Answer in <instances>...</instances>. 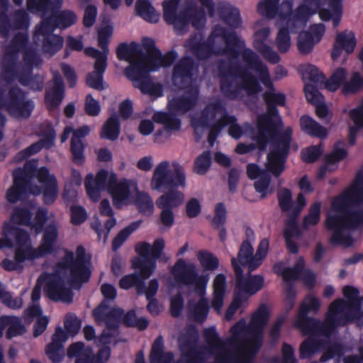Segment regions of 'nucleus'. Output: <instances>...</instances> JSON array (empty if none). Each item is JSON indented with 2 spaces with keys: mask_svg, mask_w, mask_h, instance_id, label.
I'll list each match as a JSON object with an SVG mask.
<instances>
[{
  "mask_svg": "<svg viewBox=\"0 0 363 363\" xmlns=\"http://www.w3.org/2000/svg\"><path fill=\"white\" fill-rule=\"evenodd\" d=\"M35 108V103L28 97V92L18 86H11L7 91L6 110L13 114L28 118Z\"/></svg>",
  "mask_w": 363,
  "mask_h": 363,
  "instance_id": "18",
  "label": "nucleus"
},
{
  "mask_svg": "<svg viewBox=\"0 0 363 363\" xmlns=\"http://www.w3.org/2000/svg\"><path fill=\"white\" fill-rule=\"evenodd\" d=\"M116 52L119 60L130 61L131 63L139 60L138 55L143 54V50L137 43L133 41L129 45L126 43H120Z\"/></svg>",
  "mask_w": 363,
  "mask_h": 363,
  "instance_id": "33",
  "label": "nucleus"
},
{
  "mask_svg": "<svg viewBox=\"0 0 363 363\" xmlns=\"http://www.w3.org/2000/svg\"><path fill=\"white\" fill-rule=\"evenodd\" d=\"M347 70L343 67L337 68L328 80L325 82L326 88L330 91H337L343 86L347 79Z\"/></svg>",
  "mask_w": 363,
  "mask_h": 363,
  "instance_id": "54",
  "label": "nucleus"
},
{
  "mask_svg": "<svg viewBox=\"0 0 363 363\" xmlns=\"http://www.w3.org/2000/svg\"><path fill=\"white\" fill-rule=\"evenodd\" d=\"M86 145L83 142L70 141V152L72 161L77 166L83 165L86 160L84 155Z\"/></svg>",
  "mask_w": 363,
  "mask_h": 363,
  "instance_id": "64",
  "label": "nucleus"
},
{
  "mask_svg": "<svg viewBox=\"0 0 363 363\" xmlns=\"http://www.w3.org/2000/svg\"><path fill=\"white\" fill-rule=\"evenodd\" d=\"M171 272L178 284L188 286H194V292L201 297L194 307V315L196 322L203 323L206 320L209 311L208 300L203 298L209 275L199 274L194 264H187L182 258L177 260Z\"/></svg>",
  "mask_w": 363,
  "mask_h": 363,
  "instance_id": "3",
  "label": "nucleus"
},
{
  "mask_svg": "<svg viewBox=\"0 0 363 363\" xmlns=\"http://www.w3.org/2000/svg\"><path fill=\"white\" fill-rule=\"evenodd\" d=\"M110 174L104 169L99 170L94 177L92 174H88L84 180V186L90 198H98L101 190H108V179Z\"/></svg>",
  "mask_w": 363,
  "mask_h": 363,
  "instance_id": "26",
  "label": "nucleus"
},
{
  "mask_svg": "<svg viewBox=\"0 0 363 363\" xmlns=\"http://www.w3.org/2000/svg\"><path fill=\"white\" fill-rule=\"evenodd\" d=\"M188 45L192 54L199 60H207L213 53V45L208 42L191 39Z\"/></svg>",
  "mask_w": 363,
  "mask_h": 363,
  "instance_id": "39",
  "label": "nucleus"
},
{
  "mask_svg": "<svg viewBox=\"0 0 363 363\" xmlns=\"http://www.w3.org/2000/svg\"><path fill=\"white\" fill-rule=\"evenodd\" d=\"M238 77L242 79V83H238L240 91L244 89L246 90L250 94H256L260 91L262 87L259 84L256 77L252 73L244 71L242 68L240 75Z\"/></svg>",
  "mask_w": 363,
  "mask_h": 363,
  "instance_id": "46",
  "label": "nucleus"
},
{
  "mask_svg": "<svg viewBox=\"0 0 363 363\" xmlns=\"http://www.w3.org/2000/svg\"><path fill=\"white\" fill-rule=\"evenodd\" d=\"M54 20L57 28L65 29L74 25L77 21L76 13L71 10L52 11Z\"/></svg>",
  "mask_w": 363,
  "mask_h": 363,
  "instance_id": "44",
  "label": "nucleus"
},
{
  "mask_svg": "<svg viewBox=\"0 0 363 363\" xmlns=\"http://www.w3.org/2000/svg\"><path fill=\"white\" fill-rule=\"evenodd\" d=\"M108 306L102 301L93 310V315L96 320L105 323L106 329L101 333L99 341L103 345H108L111 340L119 334V324L121 322L127 328L133 327L137 318L135 310H130L124 313L121 308H113L108 312Z\"/></svg>",
  "mask_w": 363,
  "mask_h": 363,
  "instance_id": "6",
  "label": "nucleus"
},
{
  "mask_svg": "<svg viewBox=\"0 0 363 363\" xmlns=\"http://www.w3.org/2000/svg\"><path fill=\"white\" fill-rule=\"evenodd\" d=\"M43 232L41 243L37 248L44 257L51 255L55 251V246L59 235L57 223L52 221L44 228Z\"/></svg>",
  "mask_w": 363,
  "mask_h": 363,
  "instance_id": "29",
  "label": "nucleus"
},
{
  "mask_svg": "<svg viewBox=\"0 0 363 363\" xmlns=\"http://www.w3.org/2000/svg\"><path fill=\"white\" fill-rule=\"evenodd\" d=\"M142 220H138L130 223L128 226L120 230L112 240L111 245L113 250H118L128 237L140 226Z\"/></svg>",
  "mask_w": 363,
  "mask_h": 363,
  "instance_id": "49",
  "label": "nucleus"
},
{
  "mask_svg": "<svg viewBox=\"0 0 363 363\" xmlns=\"http://www.w3.org/2000/svg\"><path fill=\"white\" fill-rule=\"evenodd\" d=\"M199 330L194 325L187 328L186 333L179 337L178 342L182 359L177 363H204L206 353L199 350Z\"/></svg>",
  "mask_w": 363,
  "mask_h": 363,
  "instance_id": "13",
  "label": "nucleus"
},
{
  "mask_svg": "<svg viewBox=\"0 0 363 363\" xmlns=\"http://www.w3.org/2000/svg\"><path fill=\"white\" fill-rule=\"evenodd\" d=\"M238 77L242 79V83H238L240 91L244 89L246 90L250 94H256L260 91L262 87L259 84L256 77L252 73L244 71L242 68L240 75Z\"/></svg>",
  "mask_w": 363,
  "mask_h": 363,
  "instance_id": "45",
  "label": "nucleus"
},
{
  "mask_svg": "<svg viewBox=\"0 0 363 363\" xmlns=\"http://www.w3.org/2000/svg\"><path fill=\"white\" fill-rule=\"evenodd\" d=\"M213 35L215 37H220L223 40L225 45L223 51L226 55L230 57L237 58L241 53L242 60L248 67L259 72L262 83L267 87L274 88L267 67L254 51L250 48H244L245 42L240 39L235 31L217 26L214 28Z\"/></svg>",
  "mask_w": 363,
  "mask_h": 363,
  "instance_id": "4",
  "label": "nucleus"
},
{
  "mask_svg": "<svg viewBox=\"0 0 363 363\" xmlns=\"http://www.w3.org/2000/svg\"><path fill=\"white\" fill-rule=\"evenodd\" d=\"M226 218L227 211L225 206L223 202H219L215 206L214 216L211 220V225L213 228L219 231V238L223 242L225 240L227 235L226 229L224 226Z\"/></svg>",
  "mask_w": 363,
  "mask_h": 363,
  "instance_id": "34",
  "label": "nucleus"
},
{
  "mask_svg": "<svg viewBox=\"0 0 363 363\" xmlns=\"http://www.w3.org/2000/svg\"><path fill=\"white\" fill-rule=\"evenodd\" d=\"M363 89V76L360 73H352L349 81H346L342 88V93L345 95L354 94Z\"/></svg>",
  "mask_w": 363,
  "mask_h": 363,
  "instance_id": "55",
  "label": "nucleus"
},
{
  "mask_svg": "<svg viewBox=\"0 0 363 363\" xmlns=\"http://www.w3.org/2000/svg\"><path fill=\"white\" fill-rule=\"evenodd\" d=\"M108 191L111 195L113 203L116 208H119L121 205L125 203L131 194L128 180L122 179L118 181L117 175L115 173L110 174Z\"/></svg>",
  "mask_w": 363,
  "mask_h": 363,
  "instance_id": "24",
  "label": "nucleus"
},
{
  "mask_svg": "<svg viewBox=\"0 0 363 363\" xmlns=\"http://www.w3.org/2000/svg\"><path fill=\"white\" fill-rule=\"evenodd\" d=\"M197 258L205 271H215L219 267L218 257L207 250L199 251Z\"/></svg>",
  "mask_w": 363,
  "mask_h": 363,
  "instance_id": "57",
  "label": "nucleus"
},
{
  "mask_svg": "<svg viewBox=\"0 0 363 363\" xmlns=\"http://www.w3.org/2000/svg\"><path fill=\"white\" fill-rule=\"evenodd\" d=\"M43 257V256L40 252L38 251V248H33L31 246H29L26 249H23L22 247H18L14 253V259L19 266L26 259L33 260Z\"/></svg>",
  "mask_w": 363,
  "mask_h": 363,
  "instance_id": "58",
  "label": "nucleus"
},
{
  "mask_svg": "<svg viewBox=\"0 0 363 363\" xmlns=\"http://www.w3.org/2000/svg\"><path fill=\"white\" fill-rule=\"evenodd\" d=\"M343 216L345 229L356 230L363 225V208L353 210L350 208Z\"/></svg>",
  "mask_w": 363,
  "mask_h": 363,
  "instance_id": "48",
  "label": "nucleus"
},
{
  "mask_svg": "<svg viewBox=\"0 0 363 363\" xmlns=\"http://www.w3.org/2000/svg\"><path fill=\"white\" fill-rule=\"evenodd\" d=\"M213 294L215 296L213 305L219 308L223 304V298L226 289V277L223 274H218L213 281Z\"/></svg>",
  "mask_w": 363,
  "mask_h": 363,
  "instance_id": "52",
  "label": "nucleus"
},
{
  "mask_svg": "<svg viewBox=\"0 0 363 363\" xmlns=\"http://www.w3.org/2000/svg\"><path fill=\"white\" fill-rule=\"evenodd\" d=\"M135 11L140 17L148 22L156 23L158 21L159 16L149 0H137Z\"/></svg>",
  "mask_w": 363,
  "mask_h": 363,
  "instance_id": "42",
  "label": "nucleus"
},
{
  "mask_svg": "<svg viewBox=\"0 0 363 363\" xmlns=\"http://www.w3.org/2000/svg\"><path fill=\"white\" fill-rule=\"evenodd\" d=\"M279 0H262L257 5V11L268 18H274L279 15Z\"/></svg>",
  "mask_w": 363,
  "mask_h": 363,
  "instance_id": "60",
  "label": "nucleus"
},
{
  "mask_svg": "<svg viewBox=\"0 0 363 363\" xmlns=\"http://www.w3.org/2000/svg\"><path fill=\"white\" fill-rule=\"evenodd\" d=\"M228 113L225 104L220 99H216L208 103L201 110L199 118L195 122L196 127L206 128L210 127L211 122L216 121L218 115Z\"/></svg>",
  "mask_w": 363,
  "mask_h": 363,
  "instance_id": "25",
  "label": "nucleus"
},
{
  "mask_svg": "<svg viewBox=\"0 0 363 363\" xmlns=\"http://www.w3.org/2000/svg\"><path fill=\"white\" fill-rule=\"evenodd\" d=\"M269 312L265 304H261L252 315L248 330L249 336L245 339L244 350L236 363H252L263 344V327L267 324Z\"/></svg>",
  "mask_w": 363,
  "mask_h": 363,
  "instance_id": "10",
  "label": "nucleus"
},
{
  "mask_svg": "<svg viewBox=\"0 0 363 363\" xmlns=\"http://www.w3.org/2000/svg\"><path fill=\"white\" fill-rule=\"evenodd\" d=\"M54 17V15H52L51 13L50 16L43 18L41 23L36 26L35 30L33 34L34 40L38 38L40 35L45 38L46 36L53 35V31L57 28Z\"/></svg>",
  "mask_w": 363,
  "mask_h": 363,
  "instance_id": "53",
  "label": "nucleus"
},
{
  "mask_svg": "<svg viewBox=\"0 0 363 363\" xmlns=\"http://www.w3.org/2000/svg\"><path fill=\"white\" fill-rule=\"evenodd\" d=\"M194 60L190 56L182 57L174 66L172 80L178 89L191 86L193 82Z\"/></svg>",
  "mask_w": 363,
  "mask_h": 363,
  "instance_id": "21",
  "label": "nucleus"
},
{
  "mask_svg": "<svg viewBox=\"0 0 363 363\" xmlns=\"http://www.w3.org/2000/svg\"><path fill=\"white\" fill-rule=\"evenodd\" d=\"M263 100L267 106V111L259 114L256 121L257 134L255 140L260 151H263L267 146V135H273L277 133L283 127V122L277 106H286V96L283 93H275L266 91L263 95Z\"/></svg>",
  "mask_w": 363,
  "mask_h": 363,
  "instance_id": "5",
  "label": "nucleus"
},
{
  "mask_svg": "<svg viewBox=\"0 0 363 363\" xmlns=\"http://www.w3.org/2000/svg\"><path fill=\"white\" fill-rule=\"evenodd\" d=\"M63 43V38L60 35H52L50 36H46L43 40V51L44 53H48L50 55H53L62 49Z\"/></svg>",
  "mask_w": 363,
  "mask_h": 363,
  "instance_id": "56",
  "label": "nucleus"
},
{
  "mask_svg": "<svg viewBox=\"0 0 363 363\" xmlns=\"http://www.w3.org/2000/svg\"><path fill=\"white\" fill-rule=\"evenodd\" d=\"M321 303L317 297L308 295L300 304L294 325L300 330L303 335L323 337L327 340L337 332L340 326H343L350 320L348 315H343L346 302L337 298L330 303L323 320L308 316L313 312L316 314Z\"/></svg>",
  "mask_w": 363,
  "mask_h": 363,
  "instance_id": "1",
  "label": "nucleus"
},
{
  "mask_svg": "<svg viewBox=\"0 0 363 363\" xmlns=\"http://www.w3.org/2000/svg\"><path fill=\"white\" fill-rule=\"evenodd\" d=\"M211 165V156L210 151H204L199 155L194 163V172L197 174H205Z\"/></svg>",
  "mask_w": 363,
  "mask_h": 363,
  "instance_id": "61",
  "label": "nucleus"
},
{
  "mask_svg": "<svg viewBox=\"0 0 363 363\" xmlns=\"http://www.w3.org/2000/svg\"><path fill=\"white\" fill-rule=\"evenodd\" d=\"M217 12L223 21L229 26L237 28L241 26L242 20L238 9L219 3L217 5Z\"/></svg>",
  "mask_w": 363,
  "mask_h": 363,
  "instance_id": "36",
  "label": "nucleus"
},
{
  "mask_svg": "<svg viewBox=\"0 0 363 363\" xmlns=\"http://www.w3.org/2000/svg\"><path fill=\"white\" fill-rule=\"evenodd\" d=\"M154 122L164 125L167 131L179 130L181 128V121L176 115L169 112L158 111L152 116Z\"/></svg>",
  "mask_w": 363,
  "mask_h": 363,
  "instance_id": "38",
  "label": "nucleus"
},
{
  "mask_svg": "<svg viewBox=\"0 0 363 363\" xmlns=\"http://www.w3.org/2000/svg\"><path fill=\"white\" fill-rule=\"evenodd\" d=\"M302 77L316 84H322L326 79L324 74L313 65H307L303 67Z\"/></svg>",
  "mask_w": 363,
  "mask_h": 363,
  "instance_id": "63",
  "label": "nucleus"
},
{
  "mask_svg": "<svg viewBox=\"0 0 363 363\" xmlns=\"http://www.w3.org/2000/svg\"><path fill=\"white\" fill-rule=\"evenodd\" d=\"M311 337V338L305 340L300 345L299 357L301 359L311 357L323 345V341L319 339V337Z\"/></svg>",
  "mask_w": 363,
  "mask_h": 363,
  "instance_id": "47",
  "label": "nucleus"
},
{
  "mask_svg": "<svg viewBox=\"0 0 363 363\" xmlns=\"http://www.w3.org/2000/svg\"><path fill=\"white\" fill-rule=\"evenodd\" d=\"M142 46L146 51V53L143 51V54L138 55L139 60L135 62L141 61L144 65H149L155 55L159 54L160 49L156 47L155 40L148 37L143 38Z\"/></svg>",
  "mask_w": 363,
  "mask_h": 363,
  "instance_id": "50",
  "label": "nucleus"
},
{
  "mask_svg": "<svg viewBox=\"0 0 363 363\" xmlns=\"http://www.w3.org/2000/svg\"><path fill=\"white\" fill-rule=\"evenodd\" d=\"M44 292L51 301L71 303L73 299V293L66 286L65 278L57 273L47 274Z\"/></svg>",
  "mask_w": 363,
  "mask_h": 363,
  "instance_id": "20",
  "label": "nucleus"
},
{
  "mask_svg": "<svg viewBox=\"0 0 363 363\" xmlns=\"http://www.w3.org/2000/svg\"><path fill=\"white\" fill-rule=\"evenodd\" d=\"M268 249L269 241L267 239H263L254 255V248L250 241L246 239L242 242L235 258L242 267L248 269L249 273H252L262 265L267 255Z\"/></svg>",
  "mask_w": 363,
  "mask_h": 363,
  "instance_id": "16",
  "label": "nucleus"
},
{
  "mask_svg": "<svg viewBox=\"0 0 363 363\" xmlns=\"http://www.w3.org/2000/svg\"><path fill=\"white\" fill-rule=\"evenodd\" d=\"M33 71L17 69V74L14 77H18L19 82L23 86H28L34 91H42L44 86L43 78L38 75H33Z\"/></svg>",
  "mask_w": 363,
  "mask_h": 363,
  "instance_id": "37",
  "label": "nucleus"
},
{
  "mask_svg": "<svg viewBox=\"0 0 363 363\" xmlns=\"http://www.w3.org/2000/svg\"><path fill=\"white\" fill-rule=\"evenodd\" d=\"M198 98V89L196 87L191 88L186 92V95L182 96L175 101V108L182 113H186L195 106Z\"/></svg>",
  "mask_w": 363,
  "mask_h": 363,
  "instance_id": "40",
  "label": "nucleus"
},
{
  "mask_svg": "<svg viewBox=\"0 0 363 363\" xmlns=\"http://www.w3.org/2000/svg\"><path fill=\"white\" fill-rule=\"evenodd\" d=\"M164 339L159 335L153 342L149 359L150 363H172L174 357L170 352H164Z\"/></svg>",
  "mask_w": 363,
  "mask_h": 363,
  "instance_id": "31",
  "label": "nucleus"
},
{
  "mask_svg": "<svg viewBox=\"0 0 363 363\" xmlns=\"http://www.w3.org/2000/svg\"><path fill=\"white\" fill-rule=\"evenodd\" d=\"M300 126L303 132L311 136L320 139L328 137V132L327 128L320 125L310 116L303 115L301 117Z\"/></svg>",
  "mask_w": 363,
  "mask_h": 363,
  "instance_id": "32",
  "label": "nucleus"
},
{
  "mask_svg": "<svg viewBox=\"0 0 363 363\" xmlns=\"http://www.w3.org/2000/svg\"><path fill=\"white\" fill-rule=\"evenodd\" d=\"M36 173V164L34 162H27L24 169L18 167L13 172V184L7 190L6 197L11 203L21 201H25L30 194L38 196L43 193V187L33 184V179Z\"/></svg>",
  "mask_w": 363,
  "mask_h": 363,
  "instance_id": "8",
  "label": "nucleus"
},
{
  "mask_svg": "<svg viewBox=\"0 0 363 363\" xmlns=\"http://www.w3.org/2000/svg\"><path fill=\"white\" fill-rule=\"evenodd\" d=\"M353 203H363V173L359 172L356 184L335 197L332 201L333 209L339 214H343Z\"/></svg>",
  "mask_w": 363,
  "mask_h": 363,
  "instance_id": "19",
  "label": "nucleus"
},
{
  "mask_svg": "<svg viewBox=\"0 0 363 363\" xmlns=\"http://www.w3.org/2000/svg\"><path fill=\"white\" fill-rule=\"evenodd\" d=\"M325 227L329 230H333V234L330 238V242L333 245H340L344 243L346 247H350L353 243V239L351 235L345 236L343 230L345 229L344 225V216L329 215L325 220Z\"/></svg>",
  "mask_w": 363,
  "mask_h": 363,
  "instance_id": "23",
  "label": "nucleus"
},
{
  "mask_svg": "<svg viewBox=\"0 0 363 363\" xmlns=\"http://www.w3.org/2000/svg\"><path fill=\"white\" fill-rule=\"evenodd\" d=\"M28 37L21 32L16 33L6 48L2 60L5 79L12 80L17 74L18 52L28 48Z\"/></svg>",
  "mask_w": 363,
  "mask_h": 363,
  "instance_id": "14",
  "label": "nucleus"
},
{
  "mask_svg": "<svg viewBox=\"0 0 363 363\" xmlns=\"http://www.w3.org/2000/svg\"><path fill=\"white\" fill-rule=\"evenodd\" d=\"M169 6L166 10H163L164 21L168 25H174V28L179 30L184 29L190 23L189 9H185L177 13L175 4Z\"/></svg>",
  "mask_w": 363,
  "mask_h": 363,
  "instance_id": "30",
  "label": "nucleus"
},
{
  "mask_svg": "<svg viewBox=\"0 0 363 363\" xmlns=\"http://www.w3.org/2000/svg\"><path fill=\"white\" fill-rule=\"evenodd\" d=\"M120 134V122L116 115L109 117L102 127L101 138L116 140Z\"/></svg>",
  "mask_w": 363,
  "mask_h": 363,
  "instance_id": "43",
  "label": "nucleus"
},
{
  "mask_svg": "<svg viewBox=\"0 0 363 363\" xmlns=\"http://www.w3.org/2000/svg\"><path fill=\"white\" fill-rule=\"evenodd\" d=\"M135 203L140 213L147 216L152 214L154 208L153 201L147 193L138 192Z\"/></svg>",
  "mask_w": 363,
  "mask_h": 363,
  "instance_id": "59",
  "label": "nucleus"
},
{
  "mask_svg": "<svg viewBox=\"0 0 363 363\" xmlns=\"http://www.w3.org/2000/svg\"><path fill=\"white\" fill-rule=\"evenodd\" d=\"M325 29L324 24L319 23L311 26L308 30L301 32L297 40V47L300 53L306 55L311 52L315 44L321 40Z\"/></svg>",
  "mask_w": 363,
  "mask_h": 363,
  "instance_id": "22",
  "label": "nucleus"
},
{
  "mask_svg": "<svg viewBox=\"0 0 363 363\" xmlns=\"http://www.w3.org/2000/svg\"><path fill=\"white\" fill-rule=\"evenodd\" d=\"M172 167L173 169H169V162L165 160L160 162L154 169L150 186L153 190L164 193L156 201L158 208L173 209L184 202V194L178 189L186 186L185 170L178 162H173Z\"/></svg>",
  "mask_w": 363,
  "mask_h": 363,
  "instance_id": "2",
  "label": "nucleus"
},
{
  "mask_svg": "<svg viewBox=\"0 0 363 363\" xmlns=\"http://www.w3.org/2000/svg\"><path fill=\"white\" fill-rule=\"evenodd\" d=\"M177 57V53L174 50H170L162 55L160 50L159 54L155 55L152 62L147 65L152 70L156 71L160 67H168L171 66Z\"/></svg>",
  "mask_w": 363,
  "mask_h": 363,
  "instance_id": "51",
  "label": "nucleus"
},
{
  "mask_svg": "<svg viewBox=\"0 0 363 363\" xmlns=\"http://www.w3.org/2000/svg\"><path fill=\"white\" fill-rule=\"evenodd\" d=\"M53 82L54 86L52 90L46 91L45 94V104L50 111L57 108L65 97V83L62 77L56 74L54 76Z\"/></svg>",
  "mask_w": 363,
  "mask_h": 363,
  "instance_id": "28",
  "label": "nucleus"
},
{
  "mask_svg": "<svg viewBox=\"0 0 363 363\" xmlns=\"http://www.w3.org/2000/svg\"><path fill=\"white\" fill-rule=\"evenodd\" d=\"M231 265L235 274L234 294L240 295L241 299L247 302L250 297L263 288L264 278L261 274L252 275L248 270L247 277H245L242 266L235 257L231 258Z\"/></svg>",
  "mask_w": 363,
  "mask_h": 363,
  "instance_id": "12",
  "label": "nucleus"
},
{
  "mask_svg": "<svg viewBox=\"0 0 363 363\" xmlns=\"http://www.w3.org/2000/svg\"><path fill=\"white\" fill-rule=\"evenodd\" d=\"M57 267L69 271L68 281L74 287H80L87 283L91 276V257H86L84 246L78 245L76 257L73 252L65 250L61 261L57 263Z\"/></svg>",
  "mask_w": 363,
  "mask_h": 363,
  "instance_id": "9",
  "label": "nucleus"
},
{
  "mask_svg": "<svg viewBox=\"0 0 363 363\" xmlns=\"http://www.w3.org/2000/svg\"><path fill=\"white\" fill-rule=\"evenodd\" d=\"M218 71L220 77V89L223 95L230 100L238 99L240 96V89L238 83H235V80L240 75V65L223 62L219 64Z\"/></svg>",
  "mask_w": 363,
  "mask_h": 363,
  "instance_id": "17",
  "label": "nucleus"
},
{
  "mask_svg": "<svg viewBox=\"0 0 363 363\" xmlns=\"http://www.w3.org/2000/svg\"><path fill=\"white\" fill-rule=\"evenodd\" d=\"M152 69L143 62H133L125 69V74L133 83L134 87L140 90L144 94L160 97L162 96V86L160 83L155 84L149 73Z\"/></svg>",
  "mask_w": 363,
  "mask_h": 363,
  "instance_id": "11",
  "label": "nucleus"
},
{
  "mask_svg": "<svg viewBox=\"0 0 363 363\" xmlns=\"http://www.w3.org/2000/svg\"><path fill=\"white\" fill-rule=\"evenodd\" d=\"M270 150L267 155L265 168L267 173L276 178L279 177L286 169L292 140V129L287 128L273 135H267Z\"/></svg>",
  "mask_w": 363,
  "mask_h": 363,
  "instance_id": "7",
  "label": "nucleus"
},
{
  "mask_svg": "<svg viewBox=\"0 0 363 363\" xmlns=\"http://www.w3.org/2000/svg\"><path fill=\"white\" fill-rule=\"evenodd\" d=\"M357 45V40L353 32L346 33L341 32L337 34L333 47L331 51V58L337 60L344 50L347 55L354 52Z\"/></svg>",
  "mask_w": 363,
  "mask_h": 363,
  "instance_id": "27",
  "label": "nucleus"
},
{
  "mask_svg": "<svg viewBox=\"0 0 363 363\" xmlns=\"http://www.w3.org/2000/svg\"><path fill=\"white\" fill-rule=\"evenodd\" d=\"M33 208H34V206L31 201H28L26 206H15L11 214L12 221L15 224L27 226L30 228L33 216Z\"/></svg>",
  "mask_w": 363,
  "mask_h": 363,
  "instance_id": "35",
  "label": "nucleus"
},
{
  "mask_svg": "<svg viewBox=\"0 0 363 363\" xmlns=\"http://www.w3.org/2000/svg\"><path fill=\"white\" fill-rule=\"evenodd\" d=\"M58 194L57 181L56 178L51 179L49 184L43 185V200L46 205L52 204Z\"/></svg>",
  "mask_w": 363,
  "mask_h": 363,
  "instance_id": "62",
  "label": "nucleus"
},
{
  "mask_svg": "<svg viewBox=\"0 0 363 363\" xmlns=\"http://www.w3.org/2000/svg\"><path fill=\"white\" fill-rule=\"evenodd\" d=\"M236 121L235 116H230L228 113L223 114L213 125L210 124L209 132L208 135V141L210 144H213L221 130L230 123Z\"/></svg>",
  "mask_w": 363,
  "mask_h": 363,
  "instance_id": "41",
  "label": "nucleus"
},
{
  "mask_svg": "<svg viewBox=\"0 0 363 363\" xmlns=\"http://www.w3.org/2000/svg\"><path fill=\"white\" fill-rule=\"evenodd\" d=\"M141 260L135 257L132 259V267L140 269V272L132 273L123 276L119 281V286L122 289H130L135 286L138 294H144L145 280L147 279L154 272V263Z\"/></svg>",
  "mask_w": 363,
  "mask_h": 363,
  "instance_id": "15",
  "label": "nucleus"
}]
</instances>
